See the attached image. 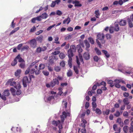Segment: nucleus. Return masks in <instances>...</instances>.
Returning a JSON list of instances; mask_svg holds the SVG:
<instances>
[{
  "label": "nucleus",
  "mask_w": 133,
  "mask_h": 133,
  "mask_svg": "<svg viewBox=\"0 0 133 133\" xmlns=\"http://www.w3.org/2000/svg\"><path fill=\"white\" fill-rule=\"evenodd\" d=\"M102 52L103 53L106 57L107 58H109L110 56V55L108 52L107 51L105 50H102Z\"/></svg>",
  "instance_id": "nucleus-18"
},
{
  "label": "nucleus",
  "mask_w": 133,
  "mask_h": 133,
  "mask_svg": "<svg viewBox=\"0 0 133 133\" xmlns=\"http://www.w3.org/2000/svg\"><path fill=\"white\" fill-rule=\"evenodd\" d=\"M84 42L86 46V49L88 50H87V49L90 48V45L88 41L86 39L84 41Z\"/></svg>",
  "instance_id": "nucleus-15"
},
{
  "label": "nucleus",
  "mask_w": 133,
  "mask_h": 133,
  "mask_svg": "<svg viewBox=\"0 0 133 133\" xmlns=\"http://www.w3.org/2000/svg\"><path fill=\"white\" fill-rule=\"evenodd\" d=\"M128 20L129 27L130 28H132L133 26V25L132 22L129 18L128 19Z\"/></svg>",
  "instance_id": "nucleus-26"
},
{
  "label": "nucleus",
  "mask_w": 133,
  "mask_h": 133,
  "mask_svg": "<svg viewBox=\"0 0 133 133\" xmlns=\"http://www.w3.org/2000/svg\"><path fill=\"white\" fill-rule=\"evenodd\" d=\"M37 44L36 40L35 39H33L30 41V45L33 48H34L36 47Z\"/></svg>",
  "instance_id": "nucleus-6"
},
{
  "label": "nucleus",
  "mask_w": 133,
  "mask_h": 133,
  "mask_svg": "<svg viewBox=\"0 0 133 133\" xmlns=\"http://www.w3.org/2000/svg\"><path fill=\"white\" fill-rule=\"evenodd\" d=\"M88 40L92 44H93L94 43V41L93 39L91 37H89L88 38Z\"/></svg>",
  "instance_id": "nucleus-29"
},
{
  "label": "nucleus",
  "mask_w": 133,
  "mask_h": 133,
  "mask_svg": "<svg viewBox=\"0 0 133 133\" xmlns=\"http://www.w3.org/2000/svg\"><path fill=\"white\" fill-rule=\"evenodd\" d=\"M114 130L115 131H117L118 133H119L121 132V128L120 127L117 128V125L116 124H114L113 126Z\"/></svg>",
  "instance_id": "nucleus-9"
},
{
  "label": "nucleus",
  "mask_w": 133,
  "mask_h": 133,
  "mask_svg": "<svg viewBox=\"0 0 133 133\" xmlns=\"http://www.w3.org/2000/svg\"><path fill=\"white\" fill-rule=\"evenodd\" d=\"M51 83L52 87H54L56 84L58 85L59 84L58 80L56 78L54 79Z\"/></svg>",
  "instance_id": "nucleus-7"
},
{
  "label": "nucleus",
  "mask_w": 133,
  "mask_h": 133,
  "mask_svg": "<svg viewBox=\"0 0 133 133\" xmlns=\"http://www.w3.org/2000/svg\"><path fill=\"white\" fill-rule=\"evenodd\" d=\"M76 59L77 63L78 65V66H74V70L75 71V72L77 74H78L79 73V71L78 69V68H79L80 62L79 61L78 56H76Z\"/></svg>",
  "instance_id": "nucleus-3"
},
{
  "label": "nucleus",
  "mask_w": 133,
  "mask_h": 133,
  "mask_svg": "<svg viewBox=\"0 0 133 133\" xmlns=\"http://www.w3.org/2000/svg\"><path fill=\"white\" fill-rule=\"evenodd\" d=\"M29 83V80L27 76H25L23 78V83L24 87L27 86V84Z\"/></svg>",
  "instance_id": "nucleus-5"
},
{
  "label": "nucleus",
  "mask_w": 133,
  "mask_h": 133,
  "mask_svg": "<svg viewBox=\"0 0 133 133\" xmlns=\"http://www.w3.org/2000/svg\"><path fill=\"white\" fill-rule=\"evenodd\" d=\"M123 115L124 117L128 118V113L127 111H124L123 113Z\"/></svg>",
  "instance_id": "nucleus-45"
},
{
  "label": "nucleus",
  "mask_w": 133,
  "mask_h": 133,
  "mask_svg": "<svg viewBox=\"0 0 133 133\" xmlns=\"http://www.w3.org/2000/svg\"><path fill=\"white\" fill-rule=\"evenodd\" d=\"M123 129L125 133H131L133 132V127H129L127 126H125L123 127Z\"/></svg>",
  "instance_id": "nucleus-2"
},
{
  "label": "nucleus",
  "mask_w": 133,
  "mask_h": 133,
  "mask_svg": "<svg viewBox=\"0 0 133 133\" xmlns=\"http://www.w3.org/2000/svg\"><path fill=\"white\" fill-rule=\"evenodd\" d=\"M73 52L68 50V57L69 58L71 57L74 56Z\"/></svg>",
  "instance_id": "nucleus-14"
},
{
  "label": "nucleus",
  "mask_w": 133,
  "mask_h": 133,
  "mask_svg": "<svg viewBox=\"0 0 133 133\" xmlns=\"http://www.w3.org/2000/svg\"><path fill=\"white\" fill-rule=\"evenodd\" d=\"M19 56V57H18V58H17V59H18V61L19 62H22L23 61V59H22V58L20 56L19 54L17 56Z\"/></svg>",
  "instance_id": "nucleus-46"
},
{
  "label": "nucleus",
  "mask_w": 133,
  "mask_h": 133,
  "mask_svg": "<svg viewBox=\"0 0 133 133\" xmlns=\"http://www.w3.org/2000/svg\"><path fill=\"white\" fill-rule=\"evenodd\" d=\"M72 70L69 69L68 70V71L67 73V76L68 77H70L72 76Z\"/></svg>",
  "instance_id": "nucleus-25"
},
{
  "label": "nucleus",
  "mask_w": 133,
  "mask_h": 133,
  "mask_svg": "<svg viewBox=\"0 0 133 133\" xmlns=\"http://www.w3.org/2000/svg\"><path fill=\"white\" fill-rule=\"evenodd\" d=\"M14 79L12 78L8 80V81L6 83L5 85H10V84L13 81Z\"/></svg>",
  "instance_id": "nucleus-32"
},
{
  "label": "nucleus",
  "mask_w": 133,
  "mask_h": 133,
  "mask_svg": "<svg viewBox=\"0 0 133 133\" xmlns=\"http://www.w3.org/2000/svg\"><path fill=\"white\" fill-rule=\"evenodd\" d=\"M23 45V44H20L18 45L17 46V49L19 50L21 48L22 46Z\"/></svg>",
  "instance_id": "nucleus-64"
},
{
  "label": "nucleus",
  "mask_w": 133,
  "mask_h": 133,
  "mask_svg": "<svg viewBox=\"0 0 133 133\" xmlns=\"http://www.w3.org/2000/svg\"><path fill=\"white\" fill-rule=\"evenodd\" d=\"M10 91L13 95L14 96L15 95L16 90L15 89L12 88H10Z\"/></svg>",
  "instance_id": "nucleus-34"
},
{
  "label": "nucleus",
  "mask_w": 133,
  "mask_h": 133,
  "mask_svg": "<svg viewBox=\"0 0 133 133\" xmlns=\"http://www.w3.org/2000/svg\"><path fill=\"white\" fill-rule=\"evenodd\" d=\"M70 19L69 17H68L67 18L65 19L64 20L63 23V24H65L66 23V22L68 21V22L67 23V24H69V23H70Z\"/></svg>",
  "instance_id": "nucleus-22"
},
{
  "label": "nucleus",
  "mask_w": 133,
  "mask_h": 133,
  "mask_svg": "<svg viewBox=\"0 0 133 133\" xmlns=\"http://www.w3.org/2000/svg\"><path fill=\"white\" fill-rule=\"evenodd\" d=\"M129 96V93L124 92L123 93V96L124 97H128Z\"/></svg>",
  "instance_id": "nucleus-54"
},
{
  "label": "nucleus",
  "mask_w": 133,
  "mask_h": 133,
  "mask_svg": "<svg viewBox=\"0 0 133 133\" xmlns=\"http://www.w3.org/2000/svg\"><path fill=\"white\" fill-rule=\"evenodd\" d=\"M19 129L17 127H12L11 129V130L14 132L15 133H16V132L15 131V130L16 131H17V129Z\"/></svg>",
  "instance_id": "nucleus-51"
},
{
  "label": "nucleus",
  "mask_w": 133,
  "mask_h": 133,
  "mask_svg": "<svg viewBox=\"0 0 133 133\" xmlns=\"http://www.w3.org/2000/svg\"><path fill=\"white\" fill-rule=\"evenodd\" d=\"M120 113L118 111H117L116 112V113L114 114V115L116 117H118L120 116Z\"/></svg>",
  "instance_id": "nucleus-47"
},
{
  "label": "nucleus",
  "mask_w": 133,
  "mask_h": 133,
  "mask_svg": "<svg viewBox=\"0 0 133 133\" xmlns=\"http://www.w3.org/2000/svg\"><path fill=\"white\" fill-rule=\"evenodd\" d=\"M29 47L27 45H25L24 46L22 49L21 50L22 51L24 50L25 49H28Z\"/></svg>",
  "instance_id": "nucleus-53"
},
{
  "label": "nucleus",
  "mask_w": 133,
  "mask_h": 133,
  "mask_svg": "<svg viewBox=\"0 0 133 133\" xmlns=\"http://www.w3.org/2000/svg\"><path fill=\"white\" fill-rule=\"evenodd\" d=\"M123 102L124 105H128L129 104L130 102L129 101L128 98H125L123 100Z\"/></svg>",
  "instance_id": "nucleus-17"
},
{
  "label": "nucleus",
  "mask_w": 133,
  "mask_h": 133,
  "mask_svg": "<svg viewBox=\"0 0 133 133\" xmlns=\"http://www.w3.org/2000/svg\"><path fill=\"white\" fill-rule=\"evenodd\" d=\"M106 36L107 39H110L111 38V35L109 34H107L106 35Z\"/></svg>",
  "instance_id": "nucleus-48"
},
{
  "label": "nucleus",
  "mask_w": 133,
  "mask_h": 133,
  "mask_svg": "<svg viewBox=\"0 0 133 133\" xmlns=\"http://www.w3.org/2000/svg\"><path fill=\"white\" fill-rule=\"evenodd\" d=\"M95 49L96 53L98 55H99L101 54V53L100 51L97 48H95Z\"/></svg>",
  "instance_id": "nucleus-30"
},
{
  "label": "nucleus",
  "mask_w": 133,
  "mask_h": 133,
  "mask_svg": "<svg viewBox=\"0 0 133 133\" xmlns=\"http://www.w3.org/2000/svg\"><path fill=\"white\" fill-rule=\"evenodd\" d=\"M16 84V83L15 82L13 81L10 84V85L11 86H13L14 87Z\"/></svg>",
  "instance_id": "nucleus-61"
},
{
  "label": "nucleus",
  "mask_w": 133,
  "mask_h": 133,
  "mask_svg": "<svg viewBox=\"0 0 133 133\" xmlns=\"http://www.w3.org/2000/svg\"><path fill=\"white\" fill-rule=\"evenodd\" d=\"M83 56L84 58L86 60L89 59L90 58V55L88 53H85L84 54Z\"/></svg>",
  "instance_id": "nucleus-12"
},
{
  "label": "nucleus",
  "mask_w": 133,
  "mask_h": 133,
  "mask_svg": "<svg viewBox=\"0 0 133 133\" xmlns=\"http://www.w3.org/2000/svg\"><path fill=\"white\" fill-rule=\"evenodd\" d=\"M19 66L22 68H24L25 66V62H21L19 64Z\"/></svg>",
  "instance_id": "nucleus-39"
},
{
  "label": "nucleus",
  "mask_w": 133,
  "mask_h": 133,
  "mask_svg": "<svg viewBox=\"0 0 133 133\" xmlns=\"http://www.w3.org/2000/svg\"><path fill=\"white\" fill-rule=\"evenodd\" d=\"M114 30L116 31H118L119 30V28L118 24H115V26L114 28Z\"/></svg>",
  "instance_id": "nucleus-24"
},
{
  "label": "nucleus",
  "mask_w": 133,
  "mask_h": 133,
  "mask_svg": "<svg viewBox=\"0 0 133 133\" xmlns=\"http://www.w3.org/2000/svg\"><path fill=\"white\" fill-rule=\"evenodd\" d=\"M117 123H118L121 127H122L124 125V123L121 119L120 118H118L117 120Z\"/></svg>",
  "instance_id": "nucleus-8"
},
{
  "label": "nucleus",
  "mask_w": 133,
  "mask_h": 133,
  "mask_svg": "<svg viewBox=\"0 0 133 133\" xmlns=\"http://www.w3.org/2000/svg\"><path fill=\"white\" fill-rule=\"evenodd\" d=\"M41 18L42 19H46L48 17V15L46 13H44L42 14L41 15H40Z\"/></svg>",
  "instance_id": "nucleus-21"
},
{
  "label": "nucleus",
  "mask_w": 133,
  "mask_h": 133,
  "mask_svg": "<svg viewBox=\"0 0 133 133\" xmlns=\"http://www.w3.org/2000/svg\"><path fill=\"white\" fill-rule=\"evenodd\" d=\"M56 5V4L55 3L54 1H53L52 2L51 4L50 5V6L51 7H54Z\"/></svg>",
  "instance_id": "nucleus-63"
},
{
  "label": "nucleus",
  "mask_w": 133,
  "mask_h": 133,
  "mask_svg": "<svg viewBox=\"0 0 133 133\" xmlns=\"http://www.w3.org/2000/svg\"><path fill=\"white\" fill-rule=\"evenodd\" d=\"M43 73L46 76H48L49 74V72L47 71H43Z\"/></svg>",
  "instance_id": "nucleus-57"
},
{
  "label": "nucleus",
  "mask_w": 133,
  "mask_h": 133,
  "mask_svg": "<svg viewBox=\"0 0 133 133\" xmlns=\"http://www.w3.org/2000/svg\"><path fill=\"white\" fill-rule=\"evenodd\" d=\"M95 16L97 18H98L99 16H100V14L99 12V10L98 9L95 11Z\"/></svg>",
  "instance_id": "nucleus-27"
},
{
  "label": "nucleus",
  "mask_w": 133,
  "mask_h": 133,
  "mask_svg": "<svg viewBox=\"0 0 133 133\" xmlns=\"http://www.w3.org/2000/svg\"><path fill=\"white\" fill-rule=\"evenodd\" d=\"M119 24L120 26H125L127 24V22L125 20L121 19L119 22Z\"/></svg>",
  "instance_id": "nucleus-10"
},
{
  "label": "nucleus",
  "mask_w": 133,
  "mask_h": 133,
  "mask_svg": "<svg viewBox=\"0 0 133 133\" xmlns=\"http://www.w3.org/2000/svg\"><path fill=\"white\" fill-rule=\"evenodd\" d=\"M3 94V95L2 96L1 98L3 100L5 101L6 100L5 97L9 96L10 94L9 90L6 89L4 90Z\"/></svg>",
  "instance_id": "nucleus-4"
},
{
  "label": "nucleus",
  "mask_w": 133,
  "mask_h": 133,
  "mask_svg": "<svg viewBox=\"0 0 133 133\" xmlns=\"http://www.w3.org/2000/svg\"><path fill=\"white\" fill-rule=\"evenodd\" d=\"M60 52L59 51H55L52 53V54H53L54 55H58L60 53Z\"/></svg>",
  "instance_id": "nucleus-52"
},
{
  "label": "nucleus",
  "mask_w": 133,
  "mask_h": 133,
  "mask_svg": "<svg viewBox=\"0 0 133 133\" xmlns=\"http://www.w3.org/2000/svg\"><path fill=\"white\" fill-rule=\"evenodd\" d=\"M60 123V121L59 120L57 121H53L52 122V124L55 126H57Z\"/></svg>",
  "instance_id": "nucleus-16"
},
{
  "label": "nucleus",
  "mask_w": 133,
  "mask_h": 133,
  "mask_svg": "<svg viewBox=\"0 0 133 133\" xmlns=\"http://www.w3.org/2000/svg\"><path fill=\"white\" fill-rule=\"evenodd\" d=\"M56 14L60 16L62 14V13L61 11L57 10L56 11Z\"/></svg>",
  "instance_id": "nucleus-58"
},
{
  "label": "nucleus",
  "mask_w": 133,
  "mask_h": 133,
  "mask_svg": "<svg viewBox=\"0 0 133 133\" xmlns=\"http://www.w3.org/2000/svg\"><path fill=\"white\" fill-rule=\"evenodd\" d=\"M55 25V24H54L53 25H52L51 26H49V27H48L47 30L48 31H49L53 27H54Z\"/></svg>",
  "instance_id": "nucleus-55"
},
{
  "label": "nucleus",
  "mask_w": 133,
  "mask_h": 133,
  "mask_svg": "<svg viewBox=\"0 0 133 133\" xmlns=\"http://www.w3.org/2000/svg\"><path fill=\"white\" fill-rule=\"evenodd\" d=\"M21 91L20 89H18L16 92V94L17 95H19L21 94Z\"/></svg>",
  "instance_id": "nucleus-56"
},
{
  "label": "nucleus",
  "mask_w": 133,
  "mask_h": 133,
  "mask_svg": "<svg viewBox=\"0 0 133 133\" xmlns=\"http://www.w3.org/2000/svg\"><path fill=\"white\" fill-rule=\"evenodd\" d=\"M99 59V58L96 55L95 56L93 57V59L95 62H97Z\"/></svg>",
  "instance_id": "nucleus-40"
},
{
  "label": "nucleus",
  "mask_w": 133,
  "mask_h": 133,
  "mask_svg": "<svg viewBox=\"0 0 133 133\" xmlns=\"http://www.w3.org/2000/svg\"><path fill=\"white\" fill-rule=\"evenodd\" d=\"M55 70L57 72L61 70L60 68L58 66H57L55 68Z\"/></svg>",
  "instance_id": "nucleus-49"
},
{
  "label": "nucleus",
  "mask_w": 133,
  "mask_h": 133,
  "mask_svg": "<svg viewBox=\"0 0 133 133\" xmlns=\"http://www.w3.org/2000/svg\"><path fill=\"white\" fill-rule=\"evenodd\" d=\"M97 93L98 94H101L102 92V90L101 89H98L97 90Z\"/></svg>",
  "instance_id": "nucleus-60"
},
{
  "label": "nucleus",
  "mask_w": 133,
  "mask_h": 133,
  "mask_svg": "<svg viewBox=\"0 0 133 133\" xmlns=\"http://www.w3.org/2000/svg\"><path fill=\"white\" fill-rule=\"evenodd\" d=\"M60 65L62 67H64L65 66V62L63 61L60 63Z\"/></svg>",
  "instance_id": "nucleus-50"
},
{
  "label": "nucleus",
  "mask_w": 133,
  "mask_h": 133,
  "mask_svg": "<svg viewBox=\"0 0 133 133\" xmlns=\"http://www.w3.org/2000/svg\"><path fill=\"white\" fill-rule=\"evenodd\" d=\"M21 70L18 69L16 72H15V75L16 76H19L21 73Z\"/></svg>",
  "instance_id": "nucleus-33"
},
{
  "label": "nucleus",
  "mask_w": 133,
  "mask_h": 133,
  "mask_svg": "<svg viewBox=\"0 0 133 133\" xmlns=\"http://www.w3.org/2000/svg\"><path fill=\"white\" fill-rule=\"evenodd\" d=\"M42 51V48L39 47L36 49V52L38 53H41Z\"/></svg>",
  "instance_id": "nucleus-36"
},
{
  "label": "nucleus",
  "mask_w": 133,
  "mask_h": 133,
  "mask_svg": "<svg viewBox=\"0 0 133 133\" xmlns=\"http://www.w3.org/2000/svg\"><path fill=\"white\" fill-rule=\"evenodd\" d=\"M97 39L96 40V42L98 45L99 47L101 48V43L99 41V40L101 43L104 44L105 42V41L104 39L105 38L104 35L103 33H98L97 36Z\"/></svg>",
  "instance_id": "nucleus-1"
},
{
  "label": "nucleus",
  "mask_w": 133,
  "mask_h": 133,
  "mask_svg": "<svg viewBox=\"0 0 133 133\" xmlns=\"http://www.w3.org/2000/svg\"><path fill=\"white\" fill-rule=\"evenodd\" d=\"M19 56H17L16 58L14 59V61L11 63V65L14 66L16 65L17 63V58H18Z\"/></svg>",
  "instance_id": "nucleus-13"
},
{
  "label": "nucleus",
  "mask_w": 133,
  "mask_h": 133,
  "mask_svg": "<svg viewBox=\"0 0 133 133\" xmlns=\"http://www.w3.org/2000/svg\"><path fill=\"white\" fill-rule=\"evenodd\" d=\"M69 59L68 60V64L70 68H71L72 67V59L71 57L69 58Z\"/></svg>",
  "instance_id": "nucleus-19"
},
{
  "label": "nucleus",
  "mask_w": 133,
  "mask_h": 133,
  "mask_svg": "<svg viewBox=\"0 0 133 133\" xmlns=\"http://www.w3.org/2000/svg\"><path fill=\"white\" fill-rule=\"evenodd\" d=\"M43 39V37L42 35H40L36 38V40L39 42H42Z\"/></svg>",
  "instance_id": "nucleus-11"
},
{
  "label": "nucleus",
  "mask_w": 133,
  "mask_h": 133,
  "mask_svg": "<svg viewBox=\"0 0 133 133\" xmlns=\"http://www.w3.org/2000/svg\"><path fill=\"white\" fill-rule=\"evenodd\" d=\"M59 56L60 59H63L65 58V55L64 53L62 52L59 54Z\"/></svg>",
  "instance_id": "nucleus-28"
},
{
  "label": "nucleus",
  "mask_w": 133,
  "mask_h": 133,
  "mask_svg": "<svg viewBox=\"0 0 133 133\" xmlns=\"http://www.w3.org/2000/svg\"><path fill=\"white\" fill-rule=\"evenodd\" d=\"M110 111V110L109 109H107L105 111L103 112V114L104 115L106 114L107 115H108L109 114Z\"/></svg>",
  "instance_id": "nucleus-43"
},
{
  "label": "nucleus",
  "mask_w": 133,
  "mask_h": 133,
  "mask_svg": "<svg viewBox=\"0 0 133 133\" xmlns=\"http://www.w3.org/2000/svg\"><path fill=\"white\" fill-rule=\"evenodd\" d=\"M89 105V103L88 102H86L85 103V108L86 109H87Z\"/></svg>",
  "instance_id": "nucleus-59"
},
{
  "label": "nucleus",
  "mask_w": 133,
  "mask_h": 133,
  "mask_svg": "<svg viewBox=\"0 0 133 133\" xmlns=\"http://www.w3.org/2000/svg\"><path fill=\"white\" fill-rule=\"evenodd\" d=\"M45 65L44 64H39V70L43 69L45 68Z\"/></svg>",
  "instance_id": "nucleus-35"
},
{
  "label": "nucleus",
  "mask_w": 133,
  "mask_h": 133,
  "mask_svg": "<svg viewBox=\"0 0 133 133\" xmlns=\"http://www.w3.org/2000/svg\"><path fill=\"white\" fill-rule=\"evenodd\" d=\"M75 7L76 6H81L82 5L81 4L79 3V2L78 1H77L76 2L75 4L74 5Z\"/></svg>",
  "instance_id": "nucleus-41"
},
{
  "label": "nucleus",
  "mask_w": 133,
  "mask_h": 133,
  "mask_svg": "<svg viewBox=\"0 0 133 133\" xmlns=\"http://www.w3.org/2000/svg\"><path fill=\"white\" fill-rule=\"evenodd\" d=\"M54 99V97L53 96H51L48 97V100L49 101H50L51 99Z\"/></svg>",
  "instance_id": "nucleus-62"
},
{
  "label": "nucleus",
  "mask_w": 133,
  "mask_h": 133,
  "mask_svg": "<svg viewBox=\"0 0 133 133\" xmlns=\"http://www.w3.org/2000/svg\"><path fill=\"white\" fill-rule=\"evenodd\" d=\"M36 28L35 26H34L32 27L30 29V32H32L36 31Z\"/></svg>",
  "instance_id": "nucleus-42"
},
{
  "label": "nucleus",
  "mask_w": 133,
  "mask_h": 133,
  "mask_svg": "<svg viewBox=\"0 0 133 133\" xmlns=\"http://www.w3.org/2000/svg\"><path fill=\"white\" fill-rule=\"evenodd\" d=\"M93 110L94 111H95L97 114L99 115L101 114L102 113L101 110L98 108H97L96 109H95V110Z\"/></svg>",
  "instance_id": "nucleus-23"
},
{
  "label": "nucleus",
  "mask_w": 133,
  "mask_h": 133,
  "mask_svg": "<svg viewBox=\"0 0 133 133\" xmlns=\"http://www.w3.org/2000/svg\"><path fill=\"white\" fill-rule=\"evenodd\" d=\"M109 31L111 34L113 33L114 32V27L112 26H110L109 29Z\"/></svg>",
  "instance_id": "nucleus-37"
},
{
  "label": "nucleus",
  "mask_w": 133,
  "mask_h": 133,
  "mask_svg": "<svg viewBox=\"0 0 133 133\" xmlns=\"http://www.w3.org/2000/svg\"><path fill=\"white\" fill-rule=\"evenodd\" d=\"M92 107L93 108L92 110H95V108L97 107V105L95 102H92Z\"/></svg>",
  "instance_id": "nucleus-44"
},
{
  "label": "nucleus",
  "mask_w": 133,
  "mask_h": 133,
  "mask_svg": "<svg viewBox=\"0 0 133 133\" xmlns=\"http://www.w3.org/2000/svg\"><path fill=\"white\" fill-rule=\"evenodd\" d=\"M69 50H70L73 52H75L76 50L75 46L74 45H71L70 46V49Z\"/></svg>",
  "instance_id": "nucleus-20"
},
{
  "label": "nucleus",
  "mask_w": 133,
  "mask_h": 133,
  "mask_svg": "<svg viewBox=\"0 0 133 133\" xmlns=\"http://www.w3.org/2000/svg\"><path fill=\"white\" fill-rule=\"evenodd\" d=\"M108 83L110 85V86L112 87L114 86V84L113 83V81L111 80H110L108 81Z\"/></svg>",
  "instance_id": "nucleus-31"
},
{
  "label": "nucleus",
  "mask_w": 133,
  "mask_h": 133,
  "mask_svg": "<svg viewBox=\"0 0 133 133\" xmlns=\"http://www.w3.org/2000/svg\"><path fill=\"white\" fill-rule=\"evenodd\" d=\"M21 87L20 84L18 83L17 85L15 86L14 88L17 89H19Z\"/></svg>",
  "instance_id": "nucleus-38"
}]
</instances>
